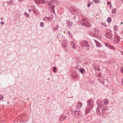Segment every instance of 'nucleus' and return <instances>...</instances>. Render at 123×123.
Wrapping results in <instances>:
<instances>
[{
    "mask_svg": "<svg viewBox=\"0 0 123 123\" xmlns=\"http://www.w3.org/2000/svg\"><path fill=\"white\" fill-rule=\"evenodd\" d=\"M116 11V8H114L113 9L112 11V13H115Z\"/></svg>",
    "mask_w": 123,
    "mask_h": 123,
    "instance_id": "nucleus-18",
    "label": "nucleus"
},
{
    "mask_svg": "<svg viewBox=\"0 0 123 123\" xmlns=\"http://www.w3.org/2000/svg\"><path fill=\"white\" fill-rule=\"evenodd\" d=\"M69 35H70V33L69 32Z\"/></svg>",
    "mask_w": 123,
    "mask_h": 123,
    "instance_id": "nucleus-42",
    "label": "nucleus"
},
{
    "mask_svg": "<svg viewBox=\"0 0 123 123\" xmlns=\"http://www.w3.org/2000/svg\"><path fill=\"white\" fill-rule=\"evenodd\" d=\"M27 17H29V14H26Z\"/></svg>",
    "mask_w": 123,
    "mask_h": 123,
    "instance_id": "nucleus-28",
    "label": "nucleus"
},
{
    "mask_svg": "<svg viewBox=\"0 0 123 123\" xmlns=\"http://www.w3.org/2000/svg\"><path fill=\"white\" fill-rule=\"evenodd\" d=\"M105 36L106 37L108 38H110L111 37V35H109L108 33L105 34Z\"/></svg>",
    "mask_w": 123,
    "mask_h": 123,
    "instance_id": "nucleus-15",
    "label": "nucleus"
},
{
    "mask_svg": "<svg viewBox=\"0 0 123 123\" xmlns=\"http://www.w3.org/2000/svg\"><path fill=\"white\" fill-rule=\"evenodd\" d=\"M57 29V27H55L53 29V30L54 31H55Z\"/></svg>",
    "mask_w": 123,
    "mask_h": 123,
    "instance_id": "nucleus-22",
    "label": "nucleus"
},
{
    "mask_svg": "<svg viewBox=\"0 0 123 123\" xmlns=\"http://www.w3.org/2000/svg\"><path fill=\"white\" fill-rule=\"evenodd\" d=\"M111 3L109 1H108L107 2V4L108 5H109Z\"/></svg>",
    "mask_w": 123,
    "mask_h": 123,
    "instance_id": "nucleus-24",
    "label": "nucleus"
},
{
    "mask_svg": "<svg viewBox=\"0 0 123 123\" xmlns=\"http://www.w3.org/2000/svg\"><path fill=\"white\" fill-rule=\"evenodd\" d=\"M35 2L37 4L45 3V1L44 0H35Z\"/></svg>",
    "mask_w": 123,
    "mask_h": 123,
    "instance_id": "nucleus-6",
    "label": "nucleus"
},
{
    "mask_svg": "<svg viewBox=\"0 0 123 123\" xmlns=\"http://www.w3.org/2000/svg\"><path fill=\"white\" fill-rule=\"evenodd\" d=\"M98 71H99L100 70V69L99 68H98V70H97Z\"/></svg>",
    "mask_w": 123,
    "mask_h": 123,
    "instance_id": "nucleus-36",
    "label": "nucleus"
},
{
    "mask_svg": "<svg viewBox=\"0 0 123 123\" xmlns=\"http://www.w3.org/2000/svg\"><path fill=\"white\" fill-rule=\"evenodd\" d=\"M63 46L65 47H66V45H63Z\"/></svg>",
    "mask_w": 123,
    "mask_h": 123,
    "instance_id": "nucleus-41",
    "label": "nucleus"
},
{
    "mask_svg": "<svg viewBox=\"0 0 123 123\" xmlns=\"http://www.w3.org/2000/svg\"><path fill=\"white\" fill-rule=\"evenodd\" d=\"M114 28L115 31H118L117 26H114Z\"/></svg>",
    "mask_w": 123,
    "mask_h": 123,
    "instance_id": "nucleus-17",
    "label": "nucleus"
},
{
    "mask_svg": "<svg viewBox=\"0 0 123 123\" xmlns=\"http://www.w3.org/2000/svg\"><path fill=\"white\" fill-rule=\"evenodd\" d=\"M101 24L102 25H103L105 27H106L107 26L106 24H105V23H102V22H101Z\"/></svg>",
    "mask_w": 123,
    "mask_h": 123,
    "instance_id": "nucleus-21",
    "label": "nucleus"
},
{
    "mask_svg": "<svg viewBox=\"0 0 123 123\" xmlns=\"http://www.w3.org/2000/svg\"><path fill=\"white\" fill-rule=\"evenodd\" d=\"M53 71L54 72H56L57 71V68L55 67H53Z\"/></svg>",
    "mask_w": 123,
    "mask_h": 123,
    "instance_id": "nucleus-16",
    "label": "nucleus"
},
{
    "mask_svg": "<svg viewBox=\"0 0 123 123\" xmlns=\"http://www.w3.org/2000/svg\"><path fill=\"white\" fill-rule=\"evenodd\" d=\"M112 6V5H110V8H111V7Z\"/></svg>",
    "mask_w": 123,
    "mask_h": 123,
    "instance_id": "nucleus-35",
    "label": "nucleus"
},
{
    "mask_svg": "<svg viewBox=\"0 0 123 123\" xmlns=\"http://www.w3.org/2000/svg\"><path fill=\"white\" fill-rule=\"evenodd\" d=\"M80 44L83 47H89V46L88 45L87 42L86 41H84L80 42Z\"/></svg>",
    "mask_w": 123,
    "mask_h": 123,
    "instance_id": "nucleus-4",
    "label": "nucleus"
},
{
    "mask_svg": "<svg viewBox=\"0 0 123 123\" xmlns=\"http://www.w3.org/2000/svg\"><path fill=\"white\" fill-rule=\"evenodd\" d=\"M74 115H77L78 116H79L80 114L78 112V111H76L74 113Z\"/></svg>",
    "mask_w": 123,
    "mask_h": 123,
    "instance_id": "nucleus-9",
    "label": "nucleus"
},
{
    "mask_svg": "<svg viewBox=\"0 0 123 123\" xmlns=\"http://www.w3.org/2000/svg\"><path fill=\"white\" fill-rule=\"evenodd\" d=\"M44 23L43 22H41L40 23V26L42 27H44Z\"/></svg>",
    "mask_w": 123,
    "mask_h": 123,
    "instance_id": "nucleus-20",
    "label": "nucleus"
},
{
    "mask_svg": "<svg viewBox=\"0 0 123 123\" xmlns=\"http://www.w3.org/2000/svg\"><path fill=\"white\" fill-rule=\"evenodd\" d=\"M104 82L103 81L102 83L103 84H104Z\"/></svg>",
    "mask_w": 123,
    "mask_h": 123,
    "instance_id": "nucleus-38",
    "label": "nucleus"
},
{
    "mask_svg": "<svg viewBox=\"0 0 123 123\" xmlns=\"http://www.w3.org/2000/svg\"><path fill=\"white\" fill-rule=\"evenodd\" d=\"M99 107H100V108H97V113L98 116L100 115V113H102V114L103 115V113L104 112L105 109V107L103 105Z\"/></svg>",
    "mask_w": 123,
    "mask_h": 123,
    "instance_id": "nucleus-2",
    "label": "nucleus"
},
{
    "mask_svg": "<svg viewBox=\"0 0 123 123\" xmlns=\"http://www.w3.org/2000/svg\"><path fill=\"white\" fill-rule=\"evenodd\" d=\"M7 104H9V102H7Z\"/></svg>",
    "mask_w": 123,
    "mask_h": 123,
    "instance_id": "nucleus-39",
    "label": "nucleus"
},
{
    "mask_svg": "<svg viewBox=\"0 0 123 123\" xmlns=\"http://www.w3.org/2000/svg\"><path fill=\"white\" fill-rule=\"evenodd\" d=\"M31 9H29V12H31Z\"/></svg>",
    "mask_w": 123,
    "mask_h": 123,
    "instance_id": "nucleus-34",
    "label": "nucleus"
},
{
    "mask_svg": "<svg viewBox=\"0 0 123 123\" xmlns=\"http://www.w3.org/2000/svg\"><path fill=\"white\" fill-rule=\"evenodd\" d=\"M74 45H75V44H73V45L74 46Z\"/></svg>",
    "mask_w": 123,
    "mask_h": 123,
    "instance_id": "nucleus-49",
    "label": "nucleus"
},
{
    "mask_svg": "<svg viewBox=\"0 0 123 123\" xmlns=\"http://www.w3.org/2000/svg\"><path fill=\"white\" fill-rule=\"evenodd\" d=\"M74 45H75V44H73V45L74 46Z\"/></svg>",
    "mask_w": 123,
    "mask_h": 123,
    "instance_id": "nucleus-48",
    "label": "nucleus"
},
{
    "mask_svg": "<svg viewBox=\"0 0 123 123\" xmlns=\"http://www.w3.org/2000/svg\"><path fill=\"white\" fill-rule=\"evenodd\" d=\"M1 20H3V18H2L1 17Z\"/></svg>",
    "mask_w": 123,
    "mask_h": 123,
    "instance_id": "nucleus-33",
    "label": "nucleus"
},
{
    "mask_svg": "<svg viewBox=\"0 0 123 123\" xmlns=\"http://www.w3.org/2000/svg\"><path fill=\"white\" fill-rule=\"evenodd\" d=\"M86 48L88 50L89 49L88 48Z\"/></svg>",
    "mask_w": 123,
    "mask_h": 123,
    "instance_id": "nucleus-44",
    "label": "nucleus"
},
{
    "mask_svg": "<svg viewBox=\"0 0 123 123\" xmlns=\"http://www.w3.org/2000/svg\"><path fill=\"white\" fill-rule=\"evenodd\" d=\"M104 104L105 105H107L108 104V102L106 99H105L104 100Z\"/></svg>",
    "mask_w": 123,
    "mask_h": 123,
    "instance_id": "nucleus-12",
    "label": "nucleus"
},
{
    "mask_svg": "<svg viewBox=\"0 0 123 123\" xmlns=\"http://www.w3.org/2000/svg\"><path fill=\"white\" fill-rule=\"evenodd\" d=\"M121 24H123V22H121Z\"/></svg>",
    "mask_w": 123,
    "mask_h": 123,
    "instance_id": "nucleus-43",
    "label": "nucleus"
},
{
    "mask_svg": "<svg viewBox=\"0 0 123 123\" xmlns=\"http://www.w3.org/2000/svg\"><path fill=\"white\" fill-rule=\"evenodd\" d=\"M27 14V13L26 12H25L24 13V15H26Z\"/></svg>",
    "mask_w": 123,
    "mask_h": 123,
    "instance_id": "nucleus-32",
    "label": "nucleus"
},
{
    "mask_svg": "<svg viewBox=\"0 0 123 123\" xmlns=\"http://www.w3.org/2000/svg\"><path fill=\"white\" fill-rule=\"evenodd\" d=\"M3 99V96L2 95L0 94V100H1Z\"/></svg>",
    "mask_w": 123,
    "mask_h": 123,
    "instance_id": "nucleus-19",
    "label": "nucleus"
},
{
    "mask_svg": "<svg viewBox=\"0 0 123 123\" xmlns=\"http://www.w3.org/2000/svg\"><path fill=\"white\" fill-rule=\"evenodd\" d=\"M94 40L95 42H96V45L97 47H99L101 46H100V44L99 43L96 41L95 40Z\"/></svg>",
    "mask_w": 123,
    "mask_h": 123,
    "instance_id": "nucleus-10",
    "label": "nucleus"
},
{
    "mask_svg": "<svg viewBox=\"0 0 123 123\" xmlns=\"http://www.w3.org/2000/svg\"><path fill=\"white\" fill-rule=\"evenodd\" d=\"M55 1L54 0H49L46 1H45V3L48 4L49 8H54V6L53 4Z\"/></svg>",
    "mask_w": 123,
    "mask_h": 123,
    "instance_id": "nucleus-3",
    "label": "nucleus"
},
{
    "mask_svg": "<svg viewBox=\"0 0 123 123\" xmlns=\"http://www.w3.org/2000/svg\"><path fill=\"white\" fill-rule=\"evenodd\" d=\"M122 85L123 86V79L122 80Z\"/></svg>",
    "mask_w": 123,
    "mask_h": 123,
    "instance_id": "nucleus-27",
    "label": "nucleus"
},
{
    "mask_svg": "<svg viewBox=\"0 0 123 123\" xmlns=\"http://www.w3.org/2000/svg\"><path fill=\"white\" fill-rule=\"evenodd\" d=\"M90 5V4H89L87 5V6L88 7H89Z\"/></svg>",
    "mask_w": 123,
    "mask_h": 123,
    "instance_id": "nucleus-29",
    "label": "nucleus"
},
{
    "mask_svg": "<svg viewBox=\"0 0 123 123\" xmlns=\"http://www.w3.org/2000/svg\"><path fill=\"white\" fill-rule=\"evenodd\" d=\"M96 103L98 105L100 106L99 107L102 106V105H103L102 104H101V102L100 101L97 100V101Z\"/></svg>",
    "mask_w": 123,
    "mask_h": 123,
    "instance_id": "nucleus-8",
    "label": "nucleus"
},
{
    "mask_svg": "<svg viewBox=\"0 0 123 123\" xmlns=\"http://www.w3.org/2000/svg\"><path fill=\"white\" fill-rule=\"evenodd\" d=\"M111 18L110 17L108 18L107 19V22L109 23H110L111 21Z\"/></svg>",
    "mask_w": 123,
    "mask_h": 123,
    "instance_id": "nucleus-11",
    "label": "nucleus"
},
{
    "mask_svg": "<svg viewBox=\"0 0 123 123\" xmlns=\"http://www.w3.org/2000/svg\"><path fill=\"white\" fill-rule=\"evenodd\" d=\"M82 104L80 101H79L77 102V108L78 109L80 108L81 107Z\"/></svg>",
    "mask_w": 123,
    "mask_h": 123,
    "instance_id": "nucleus-7",
    "label": "nucleus"
},
{
    "mask_svg": "<svg viewBox=\"0 0 123 123\" xmlns=\"http://www.w3.org/2000/svg\"><path fill=\"white\" fill-rule=\"evenodd\" d=\"M93 104V101L91 100H89L87 103V105L86 107V114H87L88 111H90L91 108L92 107Z\"/></svg>",
    "mask_w": 123,
    "mask_h": 123,
    "instance_id": "nucleus-1",
    "label": "nucleus"
},
{
    "mask_svg": "<svg viewBox=\"0 0 123 123\" xmlns=\"http://www.w3.org/2000/svg\"><path fill=\"white\" fill-rule=\"evenodd\" d=\"M74 17L75 18L76 17L75 16H74Z\"/></svg>",
    "mask_w": 123,
    "mask_h": 123,
    "instance_id": "nucleus-46",
    "label": "nucleus"
},
{
    "mask_svg": "<svg viewBox=\"0 0 123 123\" xmlns=\"http://www.w3.org/2000/svg\"><path fill=\"white\" fill-rule=\"evenodd\" d=\"M118 38V37L117 36H115L114 37V39L115 42H117L119 41V40H118V39H117Z\"/></svg>",
    "mask_w": 123,
    "mask_h": 123,
    "instance_id": "nucleus-14",
    "label": "nucleus"
},
{
    "mask_svg": "<svg viewBox=\"0 0 123 123\" xmlns=\"http://www.w3.org/2000/svg\"><path fill=\"white\" fill-rule=\"evenodd\" d=\"M23 0H20V1L19 0V1H20V2L21 1H23Z\"/></svg>",
    "mask_w": 123,
    "mask_h": 123,
    "instance_id": "nucleus-37",
    "label": "nucleus"
},
{
    "mask_svg": "<svg viewBox=\"0 0 123 123\" xmlns=\"http://www.w3.org/2000/svg\"><path fill=\"white\" fill-rule=\"evenodd\" d=\"M99 31H97V32H99Z\"/></svg>",
    "mask_w": 123,
    "mask_h": 123,
    "instance_id": "nucleus-47",
    "label": "nucleus"
},
{
    "mask_svg": "<svg viewBox=\"0 0 123 123\" xmlns=\"http://www.w3.org/2000/svg\"><path fill=\"white\" fill-rule=\"evenodd\" d=\"M67 23L68 27L69 28H70L73 25V23L71 21H67Z\"/></svg>",
    "mask_w": 123,
    "mask_h": 123,
    "instance_id": "nucleus-5",
    "label": "nucleus"
},
{
    "mask_svg": "<svg viewBox=\"0 0 123 123\" xmlns=\"http://www.w3.org/2000/svg\"><path fill=\"white\" fill-rule=\"evenodd\" d=\"M4 24V23L2 21L0 22V24H1L2 25H3Z\"/></svg>",
    "mask_w": 123,
    "mask_h": 123,
    "instance_id": "nucleus-25",
    "label": "nucleus"
},
{
    "mask_svg": "<svg viewBox=\"0 0 123 123\" xmlns=\"http://www.w3.org/2000/svg\"><path fill=\"white\" fill-rule=\"evenodd\" d=\"M99 2V0H98V1L96 0V2Z\"/></svg>",
    "mask_w": 123,
    "mask_h": 123,
    "instance_id": "nucleus-30",
    "label": "nucleus"
},
{
    "mask_svg": "<svg viewBox=\"0 0 123 123\" xmlns=\"http://www.w3.org/2000/svg\"><path fill=\"white\" fill-rule=\"evenodd\" d=\"M108 47L110 49H113V47L111 46H108Z\"/></svg>",
    "mask_w": 123,
    "mask_h": 123,
    "instance_id": "nucleus-23",
    "label": "nucleus"
},
{
    "mask_svg": "<svg viewBox=\"0 0 123 123\" xmlns=\"http://www.w3.org/2000/svg\"><path fill=\"white\" fill-rule=\"evenodd\" d=\"M79 71L82 74H84V73L83 71V69L82 68H80L79 69Z\"/></svg>",
    "mask_w": 123,
    "mask_h": 123,
    "instance_id": "nucleus-13",
    "label": "nucleus"
},
{
    "mask_svg": "<svg viewBox=\"0 0 123 123\" xmlns=\"http://www.w3.org/2000/svg\"><path fill=\"white\" fill-rule=\"evenodd\" d=\"M78 68V66H76L75 67H74V68L77 69Z\"/></svg>",
    "mask_w": 123,
    "mask_h": 123,
    "instance_id": "nucleus-26",
    "label": "nucleus"
},
{
    "mask_svg": "<svg viewBox=\"0 0 123 123\" xmlns=\"http://www.w3.org/2000/svg\"><path fill=\"white\" fill-rule=\"evenodd\" d=\"M93 1H94L96 2V0H93Z\"/></svg>",
    "mask_w": 123,
    "mask_h": 123,
    "instance_id": "nucleus-40",
    "label": "nucleus"
},
{
    "mask_svg": "<svg viewBox=\"0 0 123 123\" xmlns=\"http://www.w3.org/2000/svg\"><path fill=\"white\" fill-rule=\"evenodd\" d=\"M27 100H29V98H28V99H27Z\"/></svg>",
    "mask_w": 123,
    "mask_h": 123,
    "instance_id": "nucleus-45",
    "label": "nucleus"
},
{
    "mask_svg": "<svg viewBox=\"0 0 123 123\" xmlns=\"http://www.w3.org/2000/svg\"><path fill=\"white\" fill-rule=\"evenodd\" d=\"M51 8L52 9H51V10H53V11H54V8Z\"/></svg>",
    "mask_w": 123,
    "mask_h": 123,
    "instance_id": "nucleus-31",
    "label": "nucleus"
}]
</instances>
